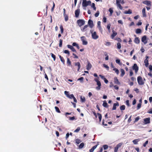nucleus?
Segmentation results:
<instances>
[{
    "instance_id": "obj_53",
    "label": "nucleus",
    "mask_w": 152,
    "mask_h": 152,
    "mask_svg": "<svg viewBox=\"0 0 152 152\" xmlns=\"http://www.w3.org/2000/svg\"><path fill=\"white\" fill-rule=\"evenodd\" d=\"M53 6L52 7V8L51 9V11L52 12H53V11L55 7V4L54 3V2H53Z\"/></svg>"
},
{
    "instance_id": "obj_34",
    "label": "nucleus",
    "mask_w": 152,
    "mask_h": 152,
    "mask_svg": "<svg viewBox=\"0 0 152 152\" xmlns=\"http://www.w3.org/2000/svg\"><path fill=\"white\" fill-rule=\"evenodd\" d=\"M64 18L65 20L66 21H67L68 20V17L67 15L66 14H65L64 15Z\"/></svg>"
},
{
    "instance_id": "obj_7",
    "label": "nucleus",
    "mask_w": 152,
    "mask_h": 152,
    "mask_svg": "<svg viewBox=\"0 0 152 152\" xmlns=\"http://www.w3.org/2000/svg\"><path fill=\"white\" fill-rule=\"evenodd\" d=\"M132 69L135 70V73H137L139 69V67L136 64H134L132 66Z\"/></svg>"
},
{
    "instance_id": "obj_12",
    "label": "nucleus",
    "mask_w": 152,
    "mask_h": 152,
    "mask_svg": "<svg viewBox=\"0 0 152 152\" xmlns=\"http://www.w3.org/2000/svg\"><path fill=\"white\" fill-rule=\"evenodd\" d=\"M96 83L97 85L98 86L96 87V89L97 90H99L101 88V83L99 81L98 82H97Z\"/></svg>"
},
{
    "instance_id": "obj_49",
    "label": "nucleus",
    "mask_w": 152,
    "mask_h": 152,
    "mask_svg": "<svg viewBox=\"0 0 152 152\" xmlns=\"http://www.w3.org/2000/svg\"><path fill=\"white\" fill-rule=\"evenodd\" d=\"M102 125L105 126H107V124H105L104 123V120L103 119L102 121Z\"/></svg>"
},
{
    "instance_id": "obj_5",
    "label": "nucleus",
    "mask_w": 152,
    "mask_h": 152,
    "mask_svg": "<svg viewBox=\"0 0 152 152\" xmlns=\"http://www.w3.org/2000/svg\"><path fill=\"white\" fill-rule=\"evenodd\" d=\"M91 2L90 1L82 2V6L83 7H86L89 5H91Z\"/></svg>"
},
{
    "instance_id": "obj_50",
    "label": "nucleus",
    "mask_w": 152,
    "mask_h": 152,
    "mask_svg": "<svg viewBox=\"0 0 152 152\" xmlns=\"http://www.w3.org/2000/svg\"><path fill=\"white\" fill-rule=\"evenodd\" d=\"M64 94L67 96V97H68V96H69V92L67 91H64Z\"/></svg>"
},
{
    "instance_id": "obj_10",
    "label": "nucleus",
    "mask_w": 152,
    "mask_h": 152,
    "mask_svg": "<svg viewBox=\"0 0 152 152\" xmlns=\"http://www.w3.org/2000/svg\"><path fill=\"white\" fill-rule=\"evenodd\" d=\"M88 24L91 28H92L94 26V23L93 21L90 19L88 22Z\"/></svg>"
},
{
    "instance_id": "obj_21",
    "label": "nucleus",
    "mask_w": 152,
    "mask_h": 152,
    "mask_svg": "<svg viewBox=\"0 0 152 152\" xmlns=\"http://www.w3.org/2000/svg\"><path fill=\"white\" fill-rule=\"evenodd\" d=\"M134 42L136 44H139L140 43V40L138 37H136L134 39Z\"/></svg>"
},
{
    "instance_id": "obj_37",
    "label": "nucleus",
    "mask_w": 152,
    "mask_h": 152,
    "mask_svg": "<svg viewBox=\"0 0 152 152\" xmlns=\"http://www.w3.org/2000/svg\"><path fill=\"white\" fill-rule=\"evenodd\" d=\"M117 6L121 10L123 9V7L120 4H117Z\"/></svg>"
},
{
    "instance_id": "obj_16",
    "label": "nucleus",
    "mask_w": 152,
    "mask_h": 152,
    "mask_svg": "<svg viewBox=\"0 0 152 152\" xmlns=\"http://www.w3.org/2000/svg\"><path fill=\"white\" fill-rule=\"evenodd\" d=\"M98 145L99 144L98 143L97 144L93 146L92 148L89 150V152H93L94 150L96 148Z\"/></svg>"
},
{
    "instance_id": "obj_33",
    "label": "nucleus",
    "mask_w": 152,
    "mask_h": 152,
    "mask_svg": "<svg viewBox=\"0 0 152 152\" xmlns=\"http://www.w3.org/2000/svg\"><path fill=\"white\" fill-rule=\"evenodd\" d=\"M75 143L77 144H79L81 142V141L80 140L78 139H77L75 140Z\"/></svg>"
},
{
    "instance_id": "obj_18",
    "label": "nucleus",
    "mask_w": 152,
    "mask_h": 152,
    "mask_svg": "<svg viewBox=\"0 0 152 152\" xmlns=\"http://www.w3.org/2000/svg\"><path fill=\"white\" fill-rule=\"evenodd\" d=\"M102 105L105 108H108L109 107L107 103L106 100H104L103 101Z\"/></svg>"
},
{
    "instance_id": "obj_44",
    "label": "nucleus",
    "mask_w": 152,
    "mask_h": 152,
    "mask_svg": "<svg viewBox=\"0 0 152 152\" xmlns=\"http://www.w3.org/2000/svg\"><path fill=\"white\" fill-rule=\"evenodd\" d=\"M103 66L104 67L106 68L107 69V70H109V67L107 65H106V64H103Z\"/></svg>"
},
{
    "instance_id": "obj_17",
    "label": "nucleus",
    "mask_w": 152,
    "mask_h": 152,
    "mask_svg": "<svg viewBox=\"0 0 152 152\" xmlns=\"http://www.w3.org/2000/svg\"><path fill=\"white\" fill-rule=\"evenodd\" d=\"M75 65L77 66V71H79L80 68V63L78 62H77L75 63Z\"/></svg>"
},
{
    "instance_id": "obj_39",
    "label": "nucleus",
    "mask_w": 152,
    "mask_h": 152,
    "mask_svg": "<svg viewBox=\"0 0 152 152\" xmlns=\"http://www.w3.org/2000/svg\"><path fill=\"white\" fill-rule=\"evenodd\" d=\"M61 30V34H63L64 32V28L63 27L62 25L60 26V27Z\"/></svg>"
},
{
    "instance_id": "obj_9",
    "label": "nucleus",
    "mask_w": 152,
    "mask_h": 152,
    "mask_svg": "<svg viewBox=\"0 0 152 152\" xmlns=\"http://www.w3.org/2000/svg\"><path fill=\"white\" fill-rule=\"evenodd\" d=\"M80 13V10L79 9H77L75 11V15L76 18H78L79 17Z\"/></svg>"
},
{
    "instance_id": "obj_8",
    "label": "nucleus",
    "mask_w": 152,
    "mask_h": 152,
    "mask_svg": "<svg viewBox=\"0 0 152 152\" xmlns=\"http://www.w3.org/2000/svg\"><path fill=\"white\" fill-rule=\"evenodd\" d=\"M142 3L144 4L147 5L148 7H151V2L150 1L147 0L143 1H142Z\"/></svg>"
},
{
    "instance_id": "obj_42",
    "label": "nucleus",
    "mask_w": 152,
    "mask_h": 152,
    "mask_svg": "<svg viewBox=\"0 0 152 152\" xmlns=\"http://www.w3.org/2000/svg\"><path fill=\"white\" fill-rule=\"evenodd\" d=\"M80 129V127H78L77 128V129L74 131V132H79V131Z\"/></svg>"
},
{
    "instance_id": "obj_52",
    "label": "nucleus",
    "mask_w": 152,
    "mask_h": 152,
    "mask_svg": "<svg viewBox=\"0 0 152 152\" xmlns=\"http://www.w3.org/2000/svg\"><path fill=\"white\" fill-rule=\"evenodd\" d=\"M122 143H120L119 144H117L116 145V147H118V148H119L122 145Z\"/></svg>"
},
{
    "instance_id": "obj_27",
    "label": "nucleus",
    "mask_w": 152,
    "mask_h": 152,
    "mask_svg": "<svg viewBox=\"0 0 152 152\" xmlns=\"http://www.w3.org/2000/svg\"><path fill=\"white\" fill-rule=\"evenodd\" d=\"M113 8H110L109 9V11L110 12V14L109 15L110 16H111L113 12Z\"/></svg>"
},
{
    "instance_id": "obj_2",
    "label": "nucleus",
    "mask_w": 152,
    "mask_h": 152,
    "mask_svg": "<svg viewBox=\"0 0 152 152\" xmlns=\"http://www.w3.org/2000/svg\"><path fill=\"white\" fill-rule=\"evenodd\" d=\"M77 23L78 26L81 27L82 26L84 25L85 23V21L83 20L79 19L77 20Z\"/></svg>"
},
{
    "instance_id": "obj_64",
    "label": "nucleus",
    "mask_w": 152,
    "mask_h": 152,
    "mask_svg": "<svg viewBox=\"0 0 152 152\" xmlns=\"http://www.w3.org/2000/svg\"><path fill=\"white\" fill-rule=\"evenodd\" d=\"M149 69L150 71L151 72L152 71V65H150L149 66Z\"/></svg>"
},
{
    "instance_id": "obj_31",
    "label": "nucleus",
    "mask_w": 152,
    "mask_h": 152,
    "mask_svg": "<svg viewBox=\"0 0 152 152\" xmlns=\"http://www.w3.org/2000/svg\"><path fill=\"white\" fill-rule=\"evenodd\" d=\"M84 145V144L83 142H82L80 144L79 146V148L80 149H81L83 148Z\"/></svg>"
},
{
    "instance_id": "obj_58",
    "label": "nucleus",
    "mask_w": 152,
    "mask_h": 152,
    "mask_svg": "<svg viewBox=\"0 0 152 152\" xmlns=\"http://www.w3.org/2000/svg\"><path fill=\"white\" fill-rule=\"evenodd\" d=\"M106 54H105V56H106V57L105 58V60L106 61H107L108 60L109 58V56L107 55V53H106Z\"/></svg>"
},
{
    "instance_id": "obj_30",
    "label": "nucleus",
    "mask_w": 152,
    "mask_h": 152,
    "mask_svg": "<svg viewBox=\"0 0 152 152\" xmlns=\"http://www.w3.org/2000/svg\"><path fill=\"white\" fill-rule=\"evenodd\" d=\"M125 105H122L120 107V109L121 110H125Z\"/></svg>"
},
{
    "instance_id": "obj_48",
    "label": "nucleus",
    "mask_w": 152,
    "mask_h": 152,
    "mask_svg": "<svg viewBox=\"0 0 152 152\" xmlns=\"http://www.w3.org/2000/svg\"><path fill=\"white\" fill-rule=\"evenodd\" d=\"M74 97V95L73 94H72L70 95H69V96L68 97V98L72 99Z\"/></svg>"
},
{
    "instance_id": "obj_55",
    "label": "nucleus",
    "mask_w": 152,
    "mask_h": 152,
    "mask_svg": "<svg viewBox=\"0 0 152 152\" xmlns=\"http://www.w3.org/2000/svg\"><path fill=\"white\" fill-rule=\"evenodd\" d=\"M102 21L104 23H106L107 22V18L105 17H104L102 19Z\"/></svg>"
},
{
    "instance_id": "obj_29",
    "label": "nucleus",
    "mask_w": 152,
    "mask_h": 152,
    "mask_svg": "<svg viewBox=\"0 0 152 152\" xmlns=\"http://www.w3.org/2000/svg\"><path fill=\"white\" fill-rule=\"evenodd\" d=\"M132 12V10L130 9H129L127 11H125L124 13L125 14H131Z\"/></svg>"
},
{
    "instance_id": "obj_56",
    "label": "nucleus",
    "mask_w": 152,
    "mask_h": 152,
    "mask_svg": "<svg viewBox=\"0 0 152 152\" xmlns=\"http://www.w3.org/2000/svg\"><path fill=\"white\" fill-rule=\"evenodd\" d=\"M69 120H73L75 119V116H73L72 117H69Z\"/></svg>"
},
{
    "instance_id": "obj_61",
    "label": "nucleus",
    "mask_w": 152,
    "mask_h": 152,
    "mask_svg": "<svg viewBox=\"0 0 152 152\" xmlns=\"http://www.w3.org/2000/svg\"><path fill=\"white\" fill-rule=\"evenodd\" d=\"M83 79H84V78L83 77H80V78H79L78 79V80H80L81 82H83Z\"/></svg>"
},
{
    "instance_id": "obj_35",
    "label": "nucleus",
    "mask_w": 152,
    "mask_h": 152,
    "mask_svg": "<svg viewBox=\"0 0 152 152\" xmlns=\"http://www.w3.org/2000/svg\"><path fill=\"white\" fill-rule=\"evenodd\" d=\"M141 32V30L140 28H137L136 30V34H140Z\"/></svg>"
},
{
    "instance_id": "obj_22",
    "label": "nucleus",
    "mask_w": 152,
    "mask_h": 152,
    "mask_svg": "<svg viewBox=\"0 0 152 152\" xmlns=\"http://www.w3.org/2000/svg\"><path fill=\"white\" fill-rule=\"evenodd\" d=\"M139 139H136L133 140L132 142L135 145L137 144L138 142L140 141Z\"/></svg>"
},
{
    "instance_id": "obj_11",
    "label": "nucleus",
    "mask_w": 152,
    "mask_h": 152,
    "mask_svg": "<svg viewBox=\"0 0 152 152\" xmlns=\"http://www.w3.org/2000/svg\"><path fill=\"white\" fill-rule=\"evenodd\" d=\"M141 40L143 42L144 44H146L147 43L146 36L145 35L143 36Z\"/></svg>"
},
{
    "instance_id": "obj_1",
    "label": "nucleus",
    "mask_w": 152,
    "mask_h": 152,
    "mask_svg": "<svg viewBox=\"0 0 152 152\" xmlns=\"http://www.w3.org/2000/svg\"><path fill=\"white\" fill-rule=\"evenodd\" d=\"M91 33V36L92 38L95 39H96L99 38V36L96 34V32H93V31H90Z\"/></svg>"
},
{
    "instance_id": "obj_4",
    "label": "nucleus",
    "mask_w": 152,
    "mask_h": 152,
    "mask_svg": "<svg viewBox=\"0 0 152 152\" xmlns=\"http://www.w3.org/2000/svg\"><path fill=\"white\" fill-rule=\"evenodd\" d=\"M137 80L138 83L139 85H142L144 84V82L143 80L141 77L140 76L138 77L137 78Z\"/></svg>"
},
{
    "instance_id": "obj_20",
    "label": "nucleus",
    "mask_w": 152,
    "mask_h": 152,
    "mask_svg": "<svg viewBox=\"0 0 152 152\" xmlns=\"http://www.w3.org/2000/svg\"><path fill=\"white\" fill-rule=\"evenodd\" d=\"M92 67L91 64L89 62L88 63L87 65V69L88 70H90Z\"/></svg>"
},
{
    "instance_id": "obj_6",
    "label": "nucleus",
    "mask_w": 152,
    "mask_h": 152,
    "mask_svg": "<svg viewBox=\"0 0 152 152\" xmlns=\"http://www.w3.org/2000/svg\"><path fill=\"white\" fill-rule=\"evenodd\" d=\"M150 117L145 118L143 119V123L144 124H147L150 123Z\"/></svg>"
},
{
    "instance_id": "obj_54",
    "label": "nucleus",
    "mask_w": 152,
    "mask_h": 152,
    "mask_svg": "<svg viewBox=\"0 0 152 152\" xmlns=\"http://www.w3.org/2000/svg\"><path fill=\"white\" fill-rule=\"evenodd\" d=\"M97 115L98 116V118L99 119H102V116L101 114L99 113H97Z\"/></svg>"
},
{
    "instance_id": "obj_60",
    "label": "nucleus",
    "mask_w": 152,
    "mask_h": 152,
    "mask_svg": "<svg viewBox=\"0 0 152 152\" xmlns=\"http://www.w3.org/2000/svg\"><path fill=\"white\" fill-rule=\"evenodd\" d=\"M141 107V103H139L137 104V109H139Z\"/></svg>"
},
{
    "instance_id": "obj_62",
    "label": "nucleus",
    "mask_w": 152,
    "mask_h": 152,
    "mask_svg": "<svg viewBox=\"0 0 152 152\" xmlns=\"http://www.w3.org/2000/svg\"><path fill=\"white\" fill-rule=\"evenodd\" d=\"M72 55L74 56V58H78V57L74 53H72Z\"/></svg>"
},
{
    "instance_id": "obj_63",
    "label": "nucleus",
    "mask_w": 152,
    "mask_h": 152,
    "mask_svg": "<svg viewBox=\"0 0 152 152\" xmlns=\"http://www.w3.org/2000/svg\"><path fill=\"white\" fill-rule=\"evenodd\" d=\"M81 99V102H84L85 101V99L84 97H83V98H82V97L80 98Z\"/></svg>"
},
{
    "instance_id": "obj_13",
    "label": "nucleus",
    "mask_w": 152,
    "mask_h": 152,
    "mask_svg": "<svg viewBox=\"0 0 152 152\" xmlns=\"http://www.w3.org/2000/svg\"><path fill=\"white\" fill-rule=\"evenodd\" d=\"M142 16L143 17H146L147 16L145 12V8H144L142 10Z\"/></svg>"
},
{
    "instance_id": "obj_36",
    "label": "nucleus",
    "mask_w": 152,
    "mask_h": 152,
    "mask_svg": "<svg viewBox=\"0 0 152 152\" xmlns=\"http://www.w3.org/2000/svg\"><path fill=\"white\" fill-rule=\"evenodd\" d=\"M55 109L56 111L58 113H61V112L59 108L58 107L56 106L55 107Z\"/></svg>"
},
{
    "instance_id": "obj_3",
    "label": "nucleus",
    "mask_w": 152,
    "mask_h": 152,
    "mask_svg": "<svg viewBox=\"0 0 152 152\" xmlns=\"http://www.w3.org/2000/svg\"><path fill=\"white\" fill-rule=\"evenodd\" d=\"M80 39L82 42V44L83 45H86L88 44V42L87 41L86 38L85 36H82L81 37Z\"/></svg>"
},
{
    "instance_id": "obj_41",
    "label": "nucleus",
    "mask_w": 152,
    "mask_h": 152,
    "mask_svg": "<svg viewBox=\"0 0 152 152\" xmlns=\"http://www.w3.org/2000/svg\"><path fill=\"white\" fill-rule=\"evenodd\" d=\"M117 48L118 49H120L121 48V44L120 43L118 42L117 44Z\"/></svg>"
},
{
    "instance_id": "obj_28",
    "label": "nucleus",
    "mask_w": 152,
    "mask_h": 152,
    "mask_svg": "<svg viewBox=\"0 0 152 152\" xmlns=\"http://www.w3.org/2000/svg\"><path fill=\"white\" fill-rule=\"evenodd\" d=\"M59 56L60 59L61 61L62 62V63L63 64H64L65 63V60H64V58L62 57L61 56H60V55H59Z\"/></svg>"
},
{
    "instance_id": "obj_57",
    "label": "nucleus",
    "mask_w": 152,
    "mask_h": 152,
    "mask_svg": "<svg viewBox=\"0 0 152 152\" xmlns=\"http://www.w3.org/2000/svg\"><path fill=\"white\" fill-rule=\"evenodd\" d=\"M148 140H147L146 142L143 144V146L145 147L146 145L148 144Z\"/></svg>"
},
{
    "instance_id": "obj_23",
    "label": "nucleus",
    "mask_w": 152,
    "mask_h": 152,
    "mask_svg": "<svg viewBox=\"0 0 152 152\" xmlns=\"http://www.w3.org/2000/svg\"><path fill=\"white\" fill-rule=\"evenodd\" d=\"M88 27V25H87L85 26L83 28H81V30L82 31H85L87 30V28Z\"/></svg>"
},
{
    "instance_id": "obj_43",
    "label": "nucleus",
    "mask_w": 152,
    "mask_h": 152,
    "mask_svg": "<svg viewBox=\"0 0 152 152\" xmlns=\"http://www.w3.org/2000/svg\"><path fill=\"white\" fill-rule=\"evenodd\" d=\"M140 119V118L139 116H138L136 118L135 120L134 121V123H135L137 122Z\"/></svg>"
},
{
    "instance_id": "obj_40",
    "label": "nucleus",
    "mask_w": 152,
    "mask_h": 152,
    "mask_svg": "<svg viewBox=\"0 0 152 152\" xmlns=\"http://www.w3.org/2000/svg\"><path fill=\"white\" fill-rule=\"evenodd\" d=\"M63 40L61 39H60L59 40V47H61L62 46Z\"/></svg>"
},
{
    "instance_id": "obj_25",
    "label": "nucleus",
    "mask_w": 152,
    "mask_h": 152,
    "mask_svg": "<svg viewBox=\"0 0 152 152\" xmlns=\"http://www.w3.org/2000/svg\"><path fill=\"white\" fill-rule=\"evenodd\" d=\"M144 62L145 63V65L146 67H147L148 66L149 63L148 60L147 59H145L144 60Z\"/></svg>"
},
{
    "instance_id": "obj_51",
    "label": "nucleus",
    "mask_w": 152,
    "mask_h": 152,
    "mask_svg": "<svg viewBox=\"0 0 152 152\" xmlns=\"http://www.w3.org/2000/svg\"><path fill=\"white\" fill-rule=\"evenodd\" d=\"M99 14V11H97L96 12L95 14V16L96 17H97L98 16Z\"/></svg>"
},
{
    "instance_id": "obj_47",
    "label": "nucleus",
    "mask_w": 152,
    "mask_h": 152,
    "mask_svg": "<svg viewBox=\"0 0 152 152\" xmlns=\"http://www.w3.org/2000/svg\"><path fill=\"white\" fill-rule=\"evenodd\" d=\"M103 147L104 150H106L108 148V146L107 145H103Z\"/></svg>"
},
{
    "instance_id": "obj_15",
    "label": "nucleus",
    "mask_w": 152,
    "mask_h": 152,
    "mask_svg": "<svg viewBox=\"0 0 152 152\" xmlns=\"http://www.w3.org/2000/svg\"><path fill=\"white\" fill-rule=\"evenodd\" d=\"M114 83L118 85H120V83L119 81L117 78L116 77H115L114 78Z\"/></svg>"
},
{
    "instance_id": "obj_19",
    "label": "nucleus",
    "mask_w": 152,
    "mask_h": 152,
    "mask_svg": "<svg viewBox=\"0 0 152 152\" xmlns=\"http://www.w3.org/2000/svg\"><path fill=\"white\" fill-rule=\"evenodd\" d=\"M117 35V32H115L114 31H113V33L111 34V37L112 39H113Z\"/></svg>"
},
{
    "instance_id": "obj_26",
    "label": "nucleus",
    "mask_w": 152,
    "mask_h": 152,
    "mask_svg": "<svg viewBox=\"0 0 152 152\" xmlns=\"http://www.w3.org/2000/svg\"><path fill=\"white\" fill-rule=\"evenodd\" d=\"M121 77H123L125 75V72L124 70L123 69H121Z\"/></svg>"
},
{
    "instance_id": "obj_14",
    "label": "nucleus",
    "mask_w": 152,
    "mask_h": 152,
    "mask_svg": "<svg viewBox=\"0 0 152 152\" xmlns=\"http://www.w3.org/2000/svg\"><path fill=\"white\" fill-rule=\"evenodd\" d=\"M119 105V103L118 102H117L116 103H115L113 105V107L112 109V110H116V106H118Z\"/></svg>"
},
{
    "instance_id": "obj_59",
    "label": "nucleus",
    "mask_w": 152,
    "mask_h": 152,
    "mask_svg": "<svg viewBox=\"0 0 152 152\" xmlns=\"http://www.w3.org/2000/svg\"><path fill=\"white\" fill-rule=\"evenodd\" d=\"M115 40H117L118 42H121L122 41L121 39L119 37L116 38L115 39Z\"/></svg>"
},
{
    "instance_id": "obj_32",
    "label": "nucleus",
    "mask_w": 152,
    "mask_h": 152,
    "mask_svg": "<svg viewBox=\"0 0 152 152\" xmlns=\"http://www.w3.org/2000/svg\"><path fill=\"white\" fill-rule=\"evenodd\" d=\"M113 70L115 71V72L116 73L117 75H118L119 73V70L117 68H114L113 69Z\"/></svg>"
},
{
    "instance_id": "obj_24",
    "label": "nucleus",
    "mask_w": 152,
    "mask_h": 152,
    "mask_svg": "<svg viewBox=\"0 0 152 152\" xmlns=\"http://www.w3.org/2000/svg\"><path fill=\"white\" fill-rule=\"evenodd\" d=\"M67 66H71V62L69 59V58H67V61L66 62Z\"/></svg>"
},
{
    "instance_id": "obj_46",
    "label": "nucleus",
    "mask_w": 152,
    "mask_h": 152,
    "mask_svg": "<svg viewBox=\"0 0 152 152\" xmlns=\"http://www.w3.org/2000/svg\"><path fill=\"white\" fill-rule=\"evenodd\" d=\"M64 53H66L67 54L68 56L69 55L70 53L67 50H65L64 51Z\"/></svg>"
},
{
    "instance_id": "obj_45",
    "label": "nucleus",
    "mask_w": 152,
    "mask_h": 152,
    "mask_svg": "<svg viewBox=\"0 0 152 152\" xmlns=\"http://www.w3.org/2000/svg\"><path fill=\"white\" fill-rule=\"evenodd\" d=\"M51 57L53 58L54 61H55L56 60V58L55 56L53 53H51Z\"/></svg>"
},
{
    "instance_id": "obj_38",
    "label": "nucleus",
    "mask_w": 152,
    "mask_h": 152,
    "mask_svg": "<svg viewBox=\"0 0 152 152\" xmlns=\"http://www.w3.org/2000/svg\"><path fill=\"white\" fill-rule=\"evenodd\" d=\"M116 62L119 64L120 65H122V63H121L120 60L119 59H117L115 60Z\"/></svg>"
}]
</instances>
